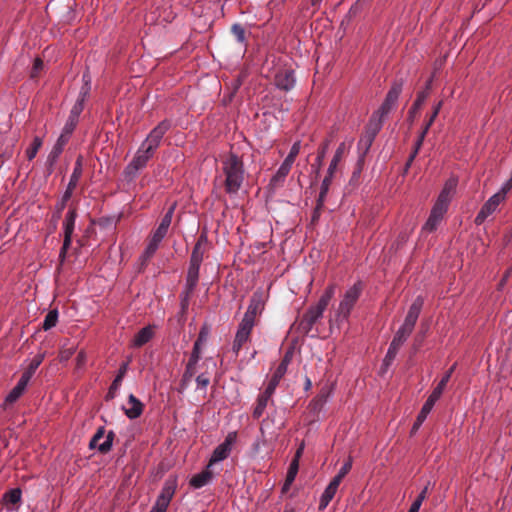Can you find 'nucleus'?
<instances>
[{
  "mask_svg": "<svg viewBox=\"0 0 512 512\" xmlns=\"http://www.w3.org/2000/svg\"><path fill=\"white\" fill-rule=\"evenodd\" d=\"M275 86L283 91H290L296 84V78L292 69H279L274 75Z\"/></svg>",
  "mask_w": 512,
  "mask_h": 512,
  "instance_id": "15",
  "label": "nucleus"
},
{
  "mask_svg": "<svg viewBox=\"0 0 512 512\" xmlns=\"http://www.w3.org/2000/svg\"><path fill=\"white\" fill-rule=\"evenodd\" d=\"M419 150H420V149H417V146L415 145L414 150H413V152L411 153V155L409 156V159H408V161H407V164H406V165H407V167H409V166L411 165L412 161H413V160H414V158L416 157V155H417V153H418V151H419Z\"/></svg>",
  "mask_w": 512,
  "mask_h": 512,
  "instance_id": "57",
  "label": "nucleus"
},
{
  "mask_svg": "<svg viewBox=\"0 0 512 512\" xmlns=\"http://www.w3.org/2000/svg\"><path fill=\"white\" fill-rule=\"evenodd\" d=\"M88 90H89V88H82L79 98L77 99V101L75 102L73 107L71 108L70 115L66 121L67 124H70L71 126L76 127V125L78 123V118L84 108V101L88 94Z\"/></svg>",
  "mask_w": 512,
  "mask_h": 512,
  "instance_id": "22",
  "label": "nucleus"
},
{
  "mask_svg": "<svg viewBox=\"0 0 512 512\" xmlns=\"http://www.w3.org/2000/svg\"><path fill=\"white\" fill-rule=\"evenodd\" d=\"M456 364H454L442 377V379L439 381L437 386L433 389L429 397L427 398L426 402L421 408V411L419 412L417 419L412 427V433H415L420 426L423 424V422L426 420L427 416L433 409L435 403L440 399L447 383L449 382L454 370H455Z\"/></svg>",
  "mask_w": 512,
  "mask_h": 512,
  "instance_id": "5",
  "label": "nucleus"
},
{
  "mask_svg": "<svg viewBox=\"0 0 512 512\" xmlns=\"http://www.w3.org/2000/svg\"><path fill=\"white\" fill-rule=\"evenodd\" d=\"M265 443L264 439H258L253 444V451L254 453H258L260 451L261 446Z\"/></svg>",
  "mask_w": 512,
  "mask_h": 512,
  "instance_id": "56",
  "label": "nucleus"
},
{
  "mask_svg": "<svg viewBox=\"0 0 512 512\" xmlns=\"http://www.w3.org/2000/svg\"><path fill=\"white\" fill-rule=\"evenodd\" d=\"M177 487H178L177 476H175V475L169 476L165 480L163 487L161 489V492L157 498L159 500H161L162 502L166 503L167 505H169L176 490H177Z\"/></svg>",
  "mask_w": 512,
  "mask_h": 512,
  "instance_id": "19",
  "label": "nucleus"
},
{
  "mask_svg": "<svg viewBox=\"0 0 512 512\" xmlns=\"http://www.w3.org/2000/svg\"><path fill=\"white\" fill-rule=\"evenodd\" d=\"M201 347V345L194 343L193 350L186 367V373H189L190 375L192 374L194 367L201 358Z\"/></svg>",
  "mask_w": 512,
  "mask_h": 512,
  "instance_id": "35",
  "label": "nucleus"
},
{
  "mask_svg": "<svg viewBox=\"0 0 512 512\" xmlns=\"http://www.w3.org/2000/svg\"><path fill=\"white\" fill-rule=\"evenodd\" d=\"M155 150L144 143L137 149L132 161L125 168V174L129 178H135L139 171L146 167L148 161L153 157Z\"/></svg>",
  "mask_w": 512,
  "mask_h": 512,
  "instance_id": "7",
  "label": "nucleus"
},
{
  "mask_svg": "<svg viewBox=\"0 0 512 512\" xmlns=\"http://www.w3.org/2000/svg\"><path fill=\"white\" fill-rule=\"evenodd\" d=\"M285 364L284 365H279L273 376L271 377L267 387H266V391H268V394H273L275 392V389L276 387L278 386L281 378L285 375Z\"/></svg>",
  "mask_w": 512,
  "mask_h": 512,
  "instance_id": "32",
  "label": "nucleus"
},
{
  "mask_svg": "<svg viewBox=\"0 0 512 512\" xmlns=\"http://www.w3.org/2000/svg\"><path fill=\"white\" fill-rule=\"evenodd\" d=\"M74 129L75 127L65 123L61 134L59 135L56 143L54 144L50 153L48 154L47 162L50 166H53L57 162L59 156L64 150L65 145L68 143Z\"/></svg>",
  "mask_w": 512,
  "mask_h": 512,
  "instance_id": "8",
  "label": "nucleus"
},
{
  "mask_svg": "<svg viewBox=\"0 0 512 512\" xmlns=\"http://www.w3.org/2000/svg\"><path fill=\"white\" fill-rule=\"evenodd\" d=\"M419 150H420V149H417V146L415 145L414 150H413V152L411 153V155L409 156V159H408V161H407V164H406V165H407V167H409V166L411 165L412 161H413V160H414V158L416 157V155H417V153H418V151H419Z\"/></svg>",
  "mask_w": 512,
  "mask_h": 512,
  "instance_id": "59",
  "label": "nucleus"
},
{
  "mask_svg": "<svg viewBox=\"0 0 512 512\" xmlns=\"http://www.w3.org/2000/svg\"><path fill=\"white\" fill-rule=\"evenodd\" d=\"M300 149H301V142L300 141H296L292 145V147H291L288 155L284 159V161L293 166V164L295 162V159H296V157L298 156V154L300 152Z\"/></svg>",
  "mask_w": 512,
  "mask_h": 512,
  "instance_id": "40",
  "label": "nucleus"
},
{
  "mask_svg": "<svg viewBox=\"0 0 512 512\" xmlns=\"http://www.w3.org/2000/svg\"><path fill=\"white\" fill-rule=\"evenodd\" d=\"M443 105V102L442 101H439L434 107H433V113L432 115L430 116L429 120L427 121V123L425 124L424 128H426V130H429V128L431 127V125L433 124V122L435 121L436 117L438 116L440 110H441V107Z\"/></svg>",
  "mask_w": 512,
  "mask_h": 512,
  "instance_id": "46",
  "label": "nucleus"
},
{
  "mask_svg": "<svg viewBox=\"0 0 512 512\" xmlns=\"http://www.w3.org/2000/svg\"><path fill=\"white\" fill-rule=\"evenodd\" d=\"M43 144V140L41 137L39 136H35L32 140V143L30 144V146L26 149V157L28 158V160H33L39 149L41 148Z\"/></svg>",
  "mask_w": 512,
  "mask_h": 512,
  "instance_id": "37",
  "label": "nucleus"
},
{
  "mask_svg": "<svg viewBox=\"0 0 512 512\" xmlns=\"http://www.w3.org/2000/svg\"><path fill=\"white\" fill-rule=\"evenodd\" d=\"M333 176L334 175H330V174L327 173V175L323 179V181L321 183V187H320V193H319V198H318V206L323 205V202H324V200H325V198H326V196L328 194L330 185L332 183Z\"/></svg>",
  "mask_w": 512,
  "mask_h": 512,
  "instance_id": "36",
  "label": "nucleus"
},
{
  "mask_svg": "<svg viewBox=\"0 0 512 512\" xmlns=\"http://www.w3.org/2000/svg\"><path fill=\"white\" fill-rule=\"evenodd\" d=\"M361 291L362 287L360 283H355L345 291L336 312L337 321H345L348 319L351 310L361 295Z\"/></svg>",
  "mask_w": 512,
  "mask_h": 512,
  "instance_id": "6",
  "label": "nucleus"
},
{
  "mask_svg": "<svg viewBox=\"0 0 512 512\" xmlns=\"http://www.w3.org/2000/svg\"><path fill=\"white\" fill-rule=\"evenodd\" d=\"M264 308V301L262 298L261 292H256L253 294L250 304L247 308V311L245 312L243 318L248 319L252 322H255V317L258 313H261V311Z\"/></svg>",
  "mask_w": 512,
  "mask_h": 512,
  "instance_id": "23",
  "label": "nucleus"
},
{
  "mask_svg": "<svg viewBox=\"0 0 512 512\" xmlns=\"http://www.w3.org/2000/svg\"><path fill=\"white\" fill-rule=\"evenodd\" d=\"M208 336H209L208 329L206 327L201 328V330L198 334V338L195 341V344L203 346L206 343Z\"/></svg>",
  "mask_w": 512,
  "mask_h": 512,
  "instance_id": "49",
  "label": "nucleus"
},
{
  "mask_svg": "<svg viewBox=\"0 0 512 512\" xmlns=\"http://www.w3.org/2000/svg\"><path fill=\"white\" fill-rule=\"evenodd\" d=\"M126 371H127V364L125 363L120 367L117 376L115 377V379L113 380V382L109 388V391H108L109 398H114L116 391L119 389V387L122 383V380H123V377H124Z\"/></svg>",
  "mask_w": 512,
  "mask_h": 512,
  "instance_id": "33",
  "label": "nucleus"
},
{
  "mask_svg": "<svg viewBox=\"0 0 512 512\" xmlns=\"http://www.w3.org/2000/svg\"><path fill=\"white\" fill-rule=\"evenodd\" d=\"M352 468V460L351 459H348L343 465L342 467L339 469V471L337 472V474L333 477L334 480H338V482L341 483V481L343 480V478L349 473V471L351 470Z\"/></svg>",
  "mask_w": 512,
  "mask_h": 512,
  "instance_id": "42",
  "label": "nucleus"
},
{
  "mask_svg": "<svg viewBox=\"0 0 512 512\" xmlns=\"http://www.w3.org/2000/svg\"><path fill=\"white\" fill-rule=\"evenodd\" d=\"M166 234V232H163L159 229L154 231L151 239L149 240L144 252L140 257L143 262H146L155 254Z\"/></svg>",
  "mask_w": 512,
  "mask_h": 512,
  "instance_id": "18",
  "label": "nucleus"
},
{
  "mask_svg": "<svg viewBox=\"0 0 512 512\" xmlns=\"http://www.w3.org/2000/svg\"><path fill=\"white\" fill-rule=\"evenodd\" d=\"M427 98H428V91H420L417 94L416 100L414 101V103L408 113V119L410 122L414 121L417 112L420 110L421 106L423 105V103L426 101Z\"/></svg>",
  "mask_w": 512,
  "mask_h": 512,
  "instance_id": "31",
  "label": "nucleus"
},
{
  "mask_svg": "<svg viewBox=\"0 0 512 512\" xmlns=\"http://www.w3.org/2000/svg\"><path fill=\"white\" fill-rule=\"evenodd\" d=\"M419 150H420V149H417V146L415 145L414 150H413V152L411 153V155L409 156V159H408V161H407V164H406V165H407V167H409V166L411 165L412 161H413V160H414V158L416 157V155H417V153H418V151H419Z\"/></svg>",
  "mask_w": 512,
  "mask_h": 512,
  "instance_id": "60",
  "label": "nucleus"
},
{
  "mask_svg": "<svg viewBox=\"0 0 512 512\" xmlns=\"http://www.w3.org/2000/svg\"><path fill=\"white\" fill-rule=\"evenodd\" d=\"M458 185V180L455 177H450L444 184L437 200L436 204L448 208Z\"/></svg>",
  "mask_w": 512,
  "mask_h": 512,
  "instance_id": "16",
  "label": "nucleus"
},
{
  "mask_svg": "<svg viewBox=\"0 0 512 512\" xmlns=\"http://www.w3.org/2000/svg\"><path fill=\"white\" fill-rule=\"evenodd\" d=\"M115 433L111 430L105 435L104 427L97 429L89 442L90 449H97L101 453H107L111 450Z\"/></svg>",
  "mask_w": 512,
  "mask_h": 512,
  "instance_id": "9",
  "label": "nucleus"
},
{
  "mask_svg": "<svg viewBox=\"0 0 512 512\" xmlns=\"http://www.w3.org/2000/svg\"><path fill=\"white\" fill-rule=\"evenodd\" d=\"M207 242V236L202 234L200 235L197 243L195 244L191 257H190V263L189 268L187 271V278H186V287L187 292L185 297L181 301L182 309H186L188 306V297L189 294L194 290V288L198 284L199 280V270L201 263L203 261L204 251L202 249V245Z\"/></svg>",
  "mask_w": 512,
  "mask_h": 512,
  "instance_id": "3",
  "label": "nucleus"
},
{
  "mask_svg": "<svg viewBox=\"0 0 512 512\" xmlns=\"http://www.w3.org/2000/svg\"><path fill=\"white\" fill-rule=\"evenodd\" d=\"M77 214L75 210L70 209L64 218L63 221V229H64V241L63 246L61 248L59 256L64 258L66 255V251L69 248L71 241H72V234L75 228V222H76Z\"/></svg>",
  "mask_w": 512,
  "mask_h": 512,
  "instance_id": "12",
  "label": "nucleus"
},
{
  "mask_svg": "<svg viewBox=\"0 0 512 512\" xmlns=\"http://www.w3.org/2000/svg\"><path fill=\"white\" fill-rule=\"evenodd\" d=\"M196 383L198 389L206 390L209 384V378L204 374H200L196 378Z\"/></svg>",
  "mask_w": 512,
  "mask_h": 512,
  "instance_id": "50",
  "label": "nucleus"
},
{
  "mask_svg": "<svg viewBox=\"0 0 512 512\" xmlns=\"http://www.w3.org/2000/svg\"><path fill=\"white\" fill-rule=\"evenodd\" d=\"M304 448H305V445L304 443L302 442L300 444V446L297 448L296 452H295V455H294V458L293 459H297V462H299L302 454H303V451H304Z\"/></svg>",
  "mask_w": 512,
  "mask_h": 512,
  "instance_id": "55",
  "label": "nucleus"
},
{
  "mask_svg": "<svg viewBox=\"0 0 512 512\" xmlns=\"http://www.w3.org/2000/svg\"><path fill=\"white\" fill-rule=\"evenodd\" d=\"M512 189V179H508L500 188V190L496 194H502L503 199L505 200L507 193Z\"/></svg>",
  "mask_w": 512,
  "mask_h": 512,
  "instance_id": "52",
  "label": "nucleus"
},
{
  "mask_svg": "<svg viewBox=\"0 0 512 512\" xmlns=\"http://www.w3.org/2000/svg\"><path fill=\"white\" fill-rule=\"evenodd\" d=\"M232 33L234 34V36L236 37V39L239 43L245 42V30L242 27V25H240L238 23L234 24L232 26Z\"/></svg>",
  "mask_w": 512,
  "mask_h": 512,
  "instance_id": "45",
  "label": "nucleus"
},
{
  "mask_svg": "<svg viewBox=\"0 0 512 512\" xmlns=\"http://www.w3.org/2000/svg\"><path fill=\"white\" fill-rule=\"evenodd\" d=\"M175 204H173L168 210L167 212L165 213V215L163 216L159 226L157 227V229L163 231V232H168V229L171 225V222H172V218H173V215H174V211H175Z\"/></svg>",
  "mask_w": 512,
  "mask_h": 512,
  "instance_id": "38",
  "label": "nucleus"
},
{
  "mask_svg": "<svg viewBox=\"0 0 512 512\" xmlns=\"http://www.w3.org/2000/svg\"><path fill=\"white\" fill-rule=\"evenodd\" d=\"M291 168H292V165L283 161L282 164L280 165V167L277 169L276 173L270 179L269 185L274 189L282 186L284 184L285 179H286L287 175L289 174Z\"/></svg>",
  "mask_w": 512,
  "mask_h": 512,
  "instance_id": "25",
  "label": "nucleus"
},
{
  "mask_svg": "<svg viewBox=\"0 0 512 512\" xmlns=\"http://www.w3.org/2000/svg\"><path fill=\"white\" fill-rule=\"evenodd\" d=\"M154 335L153 327L146 326L139 330L132 340V345L134 347H141L148 343Z\"/></svg>",
  "mask_w": 512,
  "mask_h": 512,
  "instance_id": "27",
  "label": "nucleus"
},
{
  "mask_svg": "<svg viewBox=\"0 0 512 512\" xmlns=\"http://www.w3.org/2000/svg\"><path fill=\"white\" fill-rule=\"evenodd\" d=\"M427 132H428V130H426V128H423V130L421 131L420 135L418 136V139H417V141L415 143V145L417 146V149L421 148Z\"/></svg>",
  "mask_w": 512,
  "mask_h": 512,
  "instance_id": "54",
  "label": "nucleus"
},
{
  "mask_svg": "<svg viewBox=\"0 0 512 512\" xmlns=\"http://www.w3.org/2000/svg\"><path fill=\"white\" fill-rule=\"evenodd\" d=\"M168 506L169 505H167L166 503L162 502L157 498L150 512H166Z\"/></svg>",
  "mask_w": 512,
  "mask_h": 512,
  "instance_id": "51",
  "label": "nucleus"
},
{
  "mask_svg": "<svg viewBox=\"0 0 512 512\" xmlns=\"http://www.w3.org/2000/svg\"><path fill=\"white\" fill-rule=\"evenodd\" d=\"M171 128V122L168 120L161 121L156 127H154L150 133L147 135L146 139L142 142L152 148L153 150H157L159 147L164 135Z\"/></svg>",
  "mask_w": 512,
  "mask_h": 512,
  "instance_id": "11",
  "label": "nucleus"
},
{
  "mask_svg": "<svg viewBox=\"0 0 512 512\" xmlns=\"http://www.w3.org/2000/svg\"><path fill=\"white\" fill-rule=\"evenodd\" d=\"M298 470H299V462H297V459H293L289 465L286 479H285V482L282 487L283 492H286L290 489V486L292 485V483L294 482V480L297 476Z\"/></svg>",
  "mask_w": 512,
  "mask_h": 512,
  "instance_id": "28",
  "label": "nucleus"
},
{
  "mask_svg": "<svg viewBox=\"0 0 512 512\" xmlns=\"http://www.w3.org/2000/svg\"><path fill=\"white\" fill-rule=\"evenodd\" d=\"M326 308L327 306L320 301H318L315 306L310 307L303 317V324L305 327L311 329L313 325L323 316Z\"/></svg>",
  "mask_w": 512,
  "mask_h": 512,
  "instance_id": "20",
  "label": "nucleus"
},
{
  "mask_svg": "<svg viewBox=\"0 0 512 512\" xmlns=\"http://www.w3.org/2000/svg\"><path fill=\"white\" fill-rule=\"evenodd\" d=\"M236 439V432L228 433L225 440L214 449L208 464L213 466V464L225 460L230 455L232 446L235 444Z\"/></svg>",
  "mask_w": 512,
  "mask_h": 512,
  "instance_id": "10",
  "label": "nucleus"
},
{
  "mask_svg": "<svg viewBox=\"0 0 512 512\" xmlns=\"http://www.w3.org/2000/svg\"><path fill=\"white\" fill-rule=\"evenodd\" d=\"M447 210L448 208H445L435 203L431 209L429 218L427 219L422 228L423 231L433 232L434 230H436Z\"/></svg>",
  "mask_w": 512,
  "mask_h": 512,
  "instance_id": "17",
  "label": "nucleus"
},
{
  "mask_svg": "<svg viewBox=\"0 0 512 512\" xmlns=\"http://www.w3.org/2000/svg\"><path fill=\"white\" fill-rule=\"evenodd\" d=\"M30 379H31V377L29 376V373H23L21 375L19 381L17 382L15 388L19 389L20 392L24 393Z\"/></svg>",
  "mask_w": 512,
  "mask_h": 512,
  "instance_id": "47",
  "label": "nucleus"
},
{
  "mask_svg": "<svg viewBox=\"0 0 512 512\" xmlns=\"http://www.w3.org/2000/svg\"><path fill=\"white\" fill-rule=\"evenodd\" d=\"M284 364H285V372H287V368H288V364H289L288 355H285V357L283 358L282 362L279 365H284Z\"/></svg>",
  "mask_w": 512,
  "mask_h": 512,
  "instance_id": "64",
  "label": "nucleus"
},
{
  "mask_svg": "<svg viewBox=\"0 0 512 512\" xmlns=\"http://www.w3.org/2000/svg\"><path fill=\"white\" fill-rule=\"evenodd\" d=\"M222 171L225 176V189L230 195L240 190L244 181V165L236 154H230L222 162Z\"/></svg>",
  "mask_w": 512,
  "mask_h": 512,
  "instance_id": "2",
  "label": "nucleus"
},
{
  "mask_svg": "<svg viewBox=\"0 0 512 512\" xmlns=\"http://www.w3.org/2000/svg\"><path fill=\"white\" fill-rule=\"evenodd\" d=\"M128 408H125V414L129 419L138 418L143 412V404L133 394L128 397Z\"/></svg>",
  "mask_w": 512,
  "mask_h": 512,
  "instance_id": "26",
  "label": "nucleus"
},
{
  "mask_svg": "<svg viewBox=\"0 0 512 512\" xmlns=\"http://www.w3.org/2000/svg\"><path fill=\"white\" fill-rule=\"evenodd\" d=\"M504 201L502 194H494L492 195L482 206L480 211L475 217V223L477 225H481L487 217L492 215L499 207V205Z\"/></svg>",
  "mask_w": 512,
  "mask_h": 512,
  "instance_id": "14",
  "label": "nucleus"
},
{
  "mask_svg": "<svg viewBox=\"0 0 512 512\" xmlns=\"http://www.w3.org/2000/svg\"><path fill=\"white\" fill-rule=\"evenodd\" d=\"M419 150H420V149H417V146L415 145L414 150H413V152L411 153V155L409 156V159H408V161H407V164H406V165H407V167H409V166L411 165L412 161H413V160H414V158L416 157V155H417V153H418V151H419Z\"/></svg>",
  "mask_w": 512,
  "mask_h": 512,
  "instance_id": "58",
  "label": "nucleus"
},
{
  "mask_svg": "<svg viewBox=\"0 0 512 512\" xmlns=\"http://www.w3.org/2000/svg\"><path fill=\"white\" fill-rule=\"evenodd\" d=\"M21 490L16 488L8 491L4 494V500L10 504H17L21 500Z\"/></svg>",
  "mask_w": 512,
  "mask_h": 512,
  "instance_id": "41",
  "label": "nucleus"
},
{
  "mask_svg": "<svg viewBox=\"0 0 512 512\" xmlns=\"http://www.w3.org/2000/svg\"><path fill=\"white\" fill-rule=\"evenodd\" d=\"M254 325L255 322L242 318L232 346V349L236 354H238L242 346L248 341Z\"/></svg>",
  "mask_w": 512,
  "mask_h": 512,
  "instance_id": "13",
  "label": "nucleus"
},
{
  "mask_svg": "<svg viewBox=\"0 0 512 512\" xmlns=\"http://www.w3.org/2000/svg\"><path fill=\"white\" fill-rule=\"evenodd\" d=\"M43 359V355L35 356L24 373H29V376L32 378L37 368L41 365Z\"/></svg>",
  "mask_w": 512,
  "mask_h": 512,
  "instance_id": "43",
  "label": "nucleus"
},
{
  "mask_svg": "<svg viewBox=\"0 0 512 512\" xmlns=\"http://www.w3.org/2000/svg\"><path fill=\"white\" fill-rule=\"evenodd\" d=\"M424 500L425 499L423 498V496H417V498L415 499V501L412 504L416 505V507H418L420 509Z\"/></svg>",
  "mask_w": 512,
  "mask_h": 512,
  "instance_id": "62",
  "label": "nucleus"
},
{
  "mask_svg": "<svg viewBox=\"0 0 512 512\" xmlns=\"http://www.w3.org/2000/svg\"><path fill=\"white\" fill-rule=\"evenodd\" d=\"M322 1L323 0H311V7H312L311 13H314L315 11L318 10Z\"/></svg>",
  "mask_w": 512,
  "mask_h": 512,
  "instance_id": "61",
  "label": "nucleus"
},
{
  "mask_svg": "<svg viewBox=\"0 0 512 512\" xmlns=\"http://www.w3.org/2000/svg\"><path fill=\"white\" fill-rule=\"evenodd\" d=\"M82 172H83V158H82V156H79L76 159V162H75V165H74V169H73V172H72V174L70 176V180H69V183H68L70 190H74L75 189V187L78 184L79 179L82 176Z\"/></svg>",
  "mask_w": 512,
  "mask_h": 512,
  "instance_id": "30",
  "label": "nucleus"
},
{
  "mask_svg": "<svg viewBox=\"0 0 512 512\" xmlns=\"http://www.w3.org/2000/svg\"><path fill=\"white\" fill-rule=\"evenodd\" d=\"M272 395L273 394H268V391H266V390L262 394L259 395V397L257 399V404L253 411L254 418L258 419L263 415V413L268 405V401L270 400Z\"/></svg>",
  "mask_w": 512,
  "mask_h": 512,
  "instance_id": "29",
  "label": "nucleus"
},
{
  "mask_svg": "<svg viewBox=\"0 0 512 512\" xmlns=\"http://www.w3.org/2000/svg\"><path fill=\"white\" fill-rule=\"evenodd\" d=\"M423 304V298L420 296L417 297L411 304L403 324L399 327L390 343L386 356L384 357L383 360L384 366L388 367L392 364L400 347L406 342L408 337L411 335L414 326L417 322V319L420 315V312L422 310Z\"/></svg>",
  "mask_w": 512,
  "mask_h": 512,
  "instance_id": "1",
  "label": "nucleus"
},
{
  "mask_svg": "<svg viewBox=\"0 0 512 512\" xmlns=\"http://www.w3.org/2000/svg\"><path fill=\"white\" fill-rule=\"evenodd\" d=\"M344 151H345V144L344 143H341L338 148L336 149L335 153H334V156L329 164V167H328V174L330 175H334L337 167H338V164L340 163L342 157H343V154H344Z\"/></svg>",
  "mask_w": 512,
  "mask_h": 512,
  "instance_id": "34",
  "label": "nucleus"
},
{
  "mask_svg": "<svg viewBox=\"0 0 512 512\" xmlns=\"http://www.w3.org/2000/svg\"><path fill=\"white\" fill-rule=\"evenodd\" d=\"M334 293H335L334 286H329L325 290L324 294L320 297L319 301L321 303H323L324 305L328 306V304H329L331 298L333 297Z\"/></svg>",
  "mask_w": 512,
  "mask_h": 512,
  "instance_id": "48",
  "label": "nucleus"
},
{
  "mask_svg": "<svg viewBox=\"0 0 512 512\" xmlns=\"http://www.w3.org/2000/svg\"><path fill=\"white\" fill-rule=\"evenodd\" d=\"M324 156H325L324 150L318 153L317 158H316V162L318 165H321Z\"/></svg>",
  "mask_w": 512,
  "mask_h": 512,
  "instance_id": "63",
  "label": "nucleus"
},
{
  "mask_svg": "<svg viewBox=\"0 0 512 512\" xmlns=\"http://www.w3.org/2000/svg\"><path fill=\"white\" fill-rule=\"evenodd\" d=\"M43 67V62L41 59L36 58L33 65L32 76L34 77Z\"/></svg>",
  "mask_w": 512,
  "mask_h": 512,
  "instance_id": "53",
  "label": "nucleus"
},
{
  "mask_svg": "<svg viewBox=\"0 0 512 512\" xmlns=\"http://www.w3.org/2000/svg\"><path fill=\"white\" fill-rule=\"evenodd\" d=\"M58 322V311L56 309L50 310L44 318L42 328L45 331L55 327Z\"/></svg>",
  "mask_w": 512,
  "mask_h": 512,
  "instance_id": "39",
  "label": "nucleus"
},
{
  "mask_svg": "<svg viewBox=\"0 0 512 512\" xmlns=\"http://www.w3.org/2000/svg\"><path fill=\"white\" fill-rule=\"evenodd\" d=\"M22 395L23 393L20 392L19 389L14 387L6 396L4 400V405L6 406L15 403Z\"/></svg>",
  "mask_w": 512,
  "mask_h": 512,
  "instance_id": "44",
  "label": "nucleus"
},
{
  "mask_svg": "<svg viewBox=\"0 0 512 512\" xmlns=\"http://www.w3.org/2000/svg\"><path fill=\"white\" fill-rule=\"evenodd\" d=\"M212 466L207 465L204 470L200 473H197L191 477L189 480V484L193 489H200L208 484H210L213 480V473L211 471Z\"/></svg>",
  "mask_w": 512,
  "mask_h": 512,
  "instance_id": "21",
  "label": "nucleus"
},
{
  "mask_svg": "<svg viewBox=\"0 0 512 512\" xmlns=\"http://www.w3.org/2000/svg\"><path fill=\"white\" fill-rule=\"evenodd\" d=\"M340 482L338 480L332 479L328 486L325 488L324 492L322 493L320 500H319V510H324L327 508L331 500L334 498L338 488H339Z\"/></svg>",
  "mask_w": 512,
  "mask_h": 512,
  "instance_id": "24",
  "label": "nucleus"
},
{
  "mask_svg": "<svg viewBox=\"0 0 512 512\" xmlns=\"http://www.w3.org/2000/svg\"><path fill=\"white\" fill-rule=\"evenodd\" d=\"M401 92L402 82L393 83L380 108L372 114L369 128L373 131L374 135L381 129L383 119L395 108Z\"/></svg>",
  "mask_w": 512,
  "mask_h": 512,
  "instance_id": "4",
  "label": "nucleus"
}]
</instances>
